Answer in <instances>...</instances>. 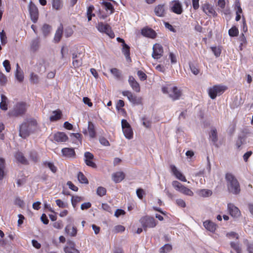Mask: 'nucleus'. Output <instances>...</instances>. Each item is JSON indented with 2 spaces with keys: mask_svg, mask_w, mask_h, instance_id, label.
I'll return each instance as SVG.
<instances>
[{
  "mask_svg": "<svg viewBox=\"0 0 253 253\" xmlns=\"http://www.w3.org/2000/svg\"><path fill=\"white\" fill-rule=\"evenodd\" d=\"M15 204L20 208H23L24 206V201L18 197L16 198L15 200Z\"/></svg>",
  "mask_w": 253,
  "mask_h": 253,
  "instance_id": "052dcab7",
  "label": "nucleus"
},
{
  "mask_svg": "<svg viewBox=\"0 0 253 253\" xmlns=\"http://www.w3.org/2000/svg\"><path fill=\"white\" fill-rule=\"evenodd\" d=\"M122 93L124 96H126L128 100L131 103L133 104H139L140 103V99L138 98L131 92L127 90L123 91Z\"/></svg>",
  "mask_w": 253,
  "mask_h": 253,
  "instance_id": "9b49d317",
  "label": "nucleus"
},
{
  "mask_svg": "<svg viewBox=\"0 0 253 253\" xmlns=\"http://www.w3.org/2000/svg\"><path fill=\"white\" fill-rule=\"evenodd\" d=\"M238 33H239L238 29L235 26L232 27L228 31V34L230 37L237 36L238 35Z\"/></svg>",
  "mask_w": 253,
  "mask_h": 253,
  "instance_id": "c03bdc74",
  "label": "nucleus"
},
{
  "mask_svg": "<svg viewBox=\"0 0 253 253\" xmlns=\"http://www.w3.org/2000/svg\"><path fill=\"white\" fill-rule=\"evenodd\" d=\"M15 157L16 159L20 163L24 165L28 164V160L24 156V154L21 152H17L15 155Z\"/></svg>",
  "mask_w": 253,
  "mask_h": 253,
  "instance_id": "a878e982",
  "label": "nucleus"
},
{
  "mask_svg": "<svg viewBox=\"0 0 253 253\" xmlns=\"http://www.w3.org/2000/svg\"><path fill=\"white\" fill-rule=\"evenodd\" d=\"M98 30L101 32H104L108 35L110 37H112L111 35V30L110 26L107 24H104L102 22L99 23L97 26Z\"/></svg>",
  "mask_w": 253,
  "mask_h": 253,
  "instance_id": "4468645a",
  "label": "nucleus"
},
{
  "mask_svg": "<svg viewBox=\"0 0 253 253\" xmlns=\"http://www.w3.org/2000/svg\"><path fill=\"white\" fill-rule=\"evenodd\" d=\"M203 225L207 230L212 233L214 232L217 227L216 225L214 222L210 220L204 221L203 222Z\"/></svg>",
  "mask_w": 253,
  "mask_h": 253,
  "instance_id": "412c9836",
  "label": "nucleus"
},
{
  "mask_svg": "<svg viewBox=\"0 0 253 253\" xmlns=\"http://www.w3.org/2000/svg\"><path fill=\"white\" fill-rule=\"evenodd\" d=\"M163 53V48L161 45L158 43H156L153 47L152 57L154 59H160L162 56Z\"/></svg>",
  "mask_w": 253,
  "mask_h": 253,
  "instance_id": "9d476101",
  "label": "nucleus"
},
{
  "mask_svg": "<svg viewBox=\"0 0 253 253\" xmlns=\"http://www.w3.org/2000/svg\"><path fill=\"white\" fill-rule=\"evenodd\" d=\"M15 77L20 82H22L24 80V75L22 71L21 70L18 64H16V71L15 72Z\"/></svg>",
  "mask_w": 253,
  "mask_h": 253,
  "instance_id": "c85d7f7f",
  "label": "nucleus"
},
{
  "mask_svg": "<svg viewBox=\"0 0 253 253\" xmlns=\"http://www.w3.org/2000/svg\"><path fill=\"white\" fill-rule=\"evenodd\" d=\"M125 177V174L121 171L117 172L112 175V178L114 182L119 183L122 181Z\"/></svg>",
  "mask_w": 253,
  "mask_h": 253,
  "instance_id": "393cba45",
  "label": "nucleus"
},
{
  "mask_svg": "<svg viewBox=\"0 0 253 253\" xmlns=\"http://www.w3.org/2000/svg\"><path fill=\"white\" fill-rule=\"evenodd\" d=\"M91 206V204L89 202H86L82 204L81 206V209L82 210H87L90 208Z\"/></svg>",
  "mask_w": 253,
  "mask_h": 253,
  "instance_id": "774afa93",
  "label": "nucleus"
},
{
  "mask_svg": "<svg viewBox=\"0 0 253 253\" xmlns=\"http://www.w3.org/2000/svg\"><path fill=\"white\" fill-rule=\"evenodd\" d=\"M230 246L232 249H233L237 253H242V249L238 242H231L230 243Z\"/></svg>",
  "mask_w": 253,
  "mask_h": 253,
  "instance_id": "e433bc0d",
  "label": "nucleus"
},
{
  "mask_svg": "<svg viewBox=\"0 0 253 253\" xmlns=\"http://www.w3.org/2000/svg\"><path fill=\"white\" fill-rule=\"evenodd\" d=\"M54 139L57 142H64L68 139V137L64 132H58L54 134Z\"/></svg>",
  "mask_w": 253,
  "mask_h": 253,
  "instance_id": "f3484780",
  "label": "nucleus"
},
{
  "mask_svg": "<svg viewBox=\"0 0 253 253\" xmlns=\"http://www.w3.org/2000/svg\"><path fill=\"white\" fill-rule=\"evenodd\" d=\"M30 81L33 84H38L39 81V76L34 73H32L30 75Z\"/></svg>",
  "mask_w": 253,
  "mask_h": 253,
  "instance_id": "3c124183",
  "label": "nucleus"
},
{
  "mask_svg": "<svg viewBox=\"0 0 253 253\" xmlns=\"http://www.w3.org/2000/svg\"><path fill=\"white\" fill-rule=\"evenodd\" d=\"M6 82V77L1 71H0V83L2 84H4Z\"/></svg>",
  "mask_w": 253,
  "mask_h": 253,
  "instance_id": "338daca9",
  "label": "nucleus"
},
{
  "mask_svg": "<svg viewBox=\"0 0 253 253\" xmlns=\"http://www.w3.org/2000/svg\"><path fill=\"white\" fill-rule=\"evenodd\" d=\"M202 9L203 11L207 15H214L215 13V11L214 9L208 3L204 4L202 6Z\"/></svg>",
  "mask_w": 253,
  "mask_h": 253,
  "instance_id": "b1692460",
  "label": "nucleus"
},
{
  "mask_svg": "<svg viewBox=\"0 0 253 253\" xmlns=\"http://www.w3.org/2000/svg\"><path fill=\"white\" fill-rule=\"evenodd\" d=\"M87 128L89 136L91 138H94L96 136V131L95 130V126L92 122H88Z\"/></svg>",
  "mask_w": 253,
  "mask_h": 253,
  "instance_id": "c756f323",
  "label": "nucleus"
},
{
  "mask_svg": "<svg viewBox=\"0 0 253 253\" xmlns=\"http://www.w3.org/2000/svg\"><path fill=\"white\" fill-rule=\"evenodd\" d=\"M212 192L210 190L202 189L199 191V195L203 197H208L211 195Z\"/></svg>",
  "mask_w": 253,
  "mask_h": 253,
  "instance_id": "c9c22d12",
  "label": "nucleus"
},
{
  "mask_svg": "<svg viewBox=\"0 0 253 253\" xmlns=\"http://www.w3.org/2000/svg\"><path fill=\"white\" fill-rule=\"evenodd\" d=\"M82 200V198L79 196H73L71 199L72 204L74 207H75L77 204Z\"/></svg>",
  "mask_w": 253,
  "mask_h": 253,
  "instance_id": "5fc2aeb1",
  "label": "nucleus"
},
{
  "mask_svg": "<svg viewBox=\"0 0 253 253\" xmlns=\"http://www.w3.org/2000/svg\"><path fill=\"white\" fill-rule=\"evenodd\" d=\"M170 169L172 172L177 179L182 181H186L185 176L177 169L176 167L174 165H171Z\"/></svg>",
  "mask_w": 253,
  "mask_h": 253,
  "instance_id": "a211bd4d",
  "label": "nucleus"
},
{
  "mask_svg": "<svg viewBox=\"0 0 253 253\" xmlns=\"http://www.w3.org/2000/svg\"><path fill=\"white\" fill-rule=\"evenodd\" d=\"M61 113V111L59 110L53 111L52 115L49 118L50 121L53 122L60 119Z\"/></svg>",
  "mask_w": 253,
  "mask_h": 253,
  "instance_id": "2f4dec72",
  "label": "nucleus"
},
{
  "mask_svg": "<svg viewBox=\"0 0 253 253\" xmlns=\"http://www.w3.org/2000/svg\"><path fill=\"white\" fill-rule=\"evenodd\" d=\"M27 105L23 102H19L16 103L13 108L8 112V115L10 117H22L26 112Z\"/></svg>",
  "mask_w": 253,
  "mask_h": 253,
  "instance_id": "7ed1b4c3",
  "label": "nucleus"
},
{
  "mask_svg": "<svg viewBox=\"0 0 253 253\" xmlns=\"http://www.w3.org/2000/svg\"><path fill=\"white\" fill-rule=\"evenodd\" d=\"M62 153L63 156L71 158L75 155L74 149L73 148H64L62 149Z\"/></svg>",
  "mask_w": 253,
  "mask_h": 253,
  "instance_id": "bb28decb",
  "label": "nucleus"
},
{
  "mask_svg": "<svg viewBox=\"0 0 253 253\" xmlns=\"http://www.w3.org/2000/svg\"><path fill=\"white\" fill-rule=\"evenodd\" d=\"M141 33L143 36L151 38H154L156 36V33L155 31L150 28H144L142 29Z\"/></svg>",
  "mask_w": 253,
  "mask_h": 253,
  "instance_id": "5701e85b",
  "label": "nucleus"
},
{
  "mask_svg": "<svg viewBox=\"0 0 253 253\" xmlns=\"http://www.w3.org/2000/svg\"><path fill=\"white\" fill-rule=\"evenodd\" d=\"M29 11L31 20L34 23H36L39 18V11L37 7L31 1L29 5Z\"/></svg>",
  "mask_w": 253,
  "mask_h": 253,
  "instance_id": "1a4fd4ad",
  "label": "nucleus"
},
{
  "mask_svg": "<svg viewBox=\"0 0 253 253\" xmlns=\"http://www.w3.org/2000/svg\"><path fill=\"white\" fill-rule=\"evenodd\" d=\"M102 4L105 6L106 10H110V14H112L114 11V8L113 5L109 2L103 1Z\"/></svg>",
  "mask_w": 253,
  "mask_h": 253,
  "instance_id": "4c0bfd02",
  "label": "nucleus"
},
{
  "mask_svg": "<svg viewBox=\"0 0 253 253\" xmlns=\"http://www.w3.org/2000/svg\"><path fill=\"white\" fill-rule=\"evenodd\" d=\"M210 137L213 142H216L217 141V133L216 129H213L211 130Z\"/></svg>",
  "mask_w": 253,
  "mask_h": 253,
  "instance_id": "79ce46f5",
  "label": "nucleus"
},
{
  "mask_svg": "<svg viewBox=\"0 0 253 253\" xmlns=\"http://www.w3.org/2000/svg\"><path fill=\"white\" fill-rule=\"evenodd\" d=\"M5 161L2 158H0V180L3 179L5 175Z\"/></svg>",
  "mask_w": 253,
  "mask_h": 253,
  "instance_id": "473e14b6",
  "label": "nucleus"
},
{
  "mask_svg": "<svg viewBox=\"0 0 253 253\" xmlns=\"http://www.w3.org/2000/svg\"><path fill=\"white\" fill-rule=\"evenodd\" d=\"M228 209L230 215L234 217H238L240 215V211L239 209L232 204H228Z\"/></svg>",
  "mask_w": 253,
  "mask_h": 253,
  "instance_id": "2eb2a0df",
  "label": "nucleus"
},
{
  "mask_svg": "<svg viewBox=\"0 0 253 253\" xmlns=\"http://www.w3.org/2000/svg\"><path fill=\"white\" fill-rule=\"evenodd\" d=\"M140 222L145 230L147 228H153L157 225L155 219L153 217L148 216L141 218Z\"/></svg>",
  "mask_w": 253,
  "mask_h": 253,
  "instance_id": "6e6552de",
  "label": "nucleus"
},
{
  "mask_svg": "<svg viewBox=\"0 0 253 253\" xmlns=\"http://www.w3.org/2000/svg\"><path fill=\"white\" fill-rule=\"evenodd\" d=\"M176 204L180 207L185 208L186 207V204L184 200L181 199H178L176 200Z\"/></svg>",
  "mask_w": 253,
  "mask_h": 253,
  "instance_id": "0e129e2a",
  "label": "nucleus"
},
{
  "mask_svg": "<svg viewBox=\"0 0 253 253\" xmlns=\"http://www.w3.org/2000/svg\"><path fill=\"white\" fill-rule=\"evenodd\" d=\"M170 169L172 172L177 179L182 181H186L185 176L177 169L176 167L174 165H171Z\"/></svg>",
  "mask_w": 253,
  "mask_h": 253,
  "instance_id": "6ab92c4d",
  "label": "nucleus"
},
{
  "mask_svg": "<svg viewBox=\"0 0 253 253\" xmlns=\"http://www.w3.org/2000/svg\"><path fill=\"white\" fill-rule=\"evenodd\" d=\"M72 64L74 68H79L83 64L82 58L73 60Z\"/></svg>",
  "mask_w": 253,
  "mask_h": 253,
  "instance_id": "09e8293b",
  "label": "nucleus"
},
{
  "mask_svg": "<svg viewBox=\"0 0 253 253\" xmlns=\"http://www.w3.org/2000/svg\"><path fill=\"white\" fill-rule=\"evenodd\" d=\"M171 10L173 12L180 14L183 11L181 3L178 0H173Z\"/></svg>",
  "mask_w": 253,
  "mask_h": 253,
  "instance_id": "aec40b11",
  "label": "nucleus"
},
{
  "mask_svg": "<svg viewBox=\"0 0 253 253\" xmlns=\"http://www.w3.org/2000/svg\"><path fill=\"white\" fill-rule=\"evenodd\" d=\"M42 32L44 37H46L51 31V26L48 24H44L42 27Z\"/></svg>",
  "mask_w": 253,
  "mask_h": 253,
  "instance_id": "58836bf2",
  "label": "nucleus"
},
{
  "mask_svg": "<svg viewBox=\"0 0 253 253\" xmlns=\"http://www.w3.org/2000/svg\"><path fill=\"white\" fill-rule=\"evenodd\" d=\"M0 39L2 45H5L7 43V37L4 30L0 33Z\"/></svg>",
  "mask_w": 253,
  "mask_h": 253,
  "instance_id": "de8ad7c7",
  "label": "nucleus"
},
{
  "mask_svg": "<svg viewBox=\"0 0 253 253\" xmlns=\"http://www.w3.org/2000/svg\"><path fill=\"white\" fill-rule=\"evenodd\" d=\"M143 125L146 128H149L151 125V122L146 118H142Z\"/></svg>",
  "mask_w": 253,
  "mask_h": 253,
  "instance_id": "680f3d73",
  "label": "nucleus"
},
{
  "mask_svg": "<svg viewBox=\"0 0 253 253\" xmlns=\"http://www.w3.org/2000/svg\"><path fill=\"white\" fill-rule=\"evenodd\" d=\"M65 253H79V251L75 248V244L73 241H68L67 246L64 248Z\"/></svg>",
  "mask_w": 253,
  "mask_h": 253,
  "instance_id": "f8f14e48",
  "label": "nucleus"
},
{
  "mask_svg": "<svg viewBox=\"0 0 253 253\" xmlns=\"http://www.w3.org/2000/svg\"><path fill=\"white\" fill-rule=\"evenodd\" d=\"M239 41L240 42V46H243L244 44H246L247 42L246 38L244 34H242V35L239 37Z\"/></svg>",
  "mask_w": 253,
  "mask_h": 253,
  "instance_id": "69168bd1",
  "label": "nucleus"
},
{
  "mask_svg": "<svg viewBox=\"0 0 253 253\" xmlns=\"http://www.w3.org/2000/svg\"><path fill=\"white\" fill-rule=\"evenodd\" d=\"M189 67L190 68V70L193 74H194L195 75H197L199 73V70L197 68V66H196L194 64L192 63H189Z\"/></svg>",
  "mask_w": 253,
  "mask_h": 253,
  "instance_id": "603ef678",
  "label": "nucleus"
},
{
  "mask_svg": "<svg viewBox=\"0 0 253 253\" xmlns=\"http://www.w3.org/2000/svg\"><path fill=\"white\" fill-rule=\"evenodd\" d=\"M128 81L129 85L133 90L136 92H140V87L139 84L132 76H130L129 77Z\"/></svg>",
  "mask_w": 253,
  "mask_h": 253,
  "instance_id": "dca6fc26",
  "label": "nucleus"
},
{
  "mask_svg": "<svg viewBox=\"0 0 253 253\" xmlns=\"http://www.w3.org/2000/svg\"><path fill=\"white\" fill-rule=\"evenodd\" d=\"M37 121L33 119L25 120L19 126V135L25 139L30 134L34 133L37 129Z\"/></svg>",
  "mask_w": 253,
  "mask_h": 253,
  "instance_id": "f257e3e1",
  "label": "nucleus"
},
{
  "mask_svg": "<svg viewBox=\"0 0 253 253\" xmlns=\"http://www.w3.org/2000/svg\"><path fill=\"white\" fill-rule=\"evenodd\" d=\"M96 192L98 195L102 197L106 194V190L105 188L100 186L98 187Z\"/></svg>",
  "mask_w": 253,
  "mask_h": 253,
  "instance_id": "6e6d98bb",
  "label": "nucleus"
},
{
  "mask_svg": "<svg viewBox=\"0 0 253 253\" xmlns=\"http://www.w3.org/2000/svg\"><path fill=\"white\" fill-rule=\"evenodd\" d=\"M172 250V246L169 244H166L160 248V253H168Z\"/></svg>",
  "mask_w": 253,
  "mask_h": 253,
  "instance_id": "a19ab883",
  "label": "nucleus"
},
{
  "mask_svg": "<svg viewBox=\"0 0 253 253\" xmlns=\"http://www.w3.org/2000/svg\"><path fill=\"white\" fill-rule=\"evenodd\" d=\"M29 157L30 159L34 162H37L39 161V156L38 153L35 151H31L29 153Z\"/></svg>",
  "mask_w": 253,
  "mask_h": 253,
  "instance_id": "f704fd0d",
  "label": "nucleus"
},
{
  "mask_svg": "<svg viewBox=\"0 0 253 253\" xmlns=\"http://www.w3.org/2000/svg\"><path fill=\"white\" fill-rule=\"evenodd\" d=\"M79 181L82 183L87 184L88 183L87 179L82 172H79L78 175Z\"/></svg>",
  "mask_w": 253,
  "mask_h": 253,
  "instance_id": "37998d69",
  "label": "nucleus"
},
{
  "mask_svg": "<svg viewBox=\"0 0 253 253\" xmlns=\"http://www.w3.org/2000/svg\"><path fill=\"white\" fill-rule=\"evenodd\" d=\"M40 41L39 39H35L32 41L31 43V48L34 51H36L39 47Z\"/></svg>",
  "mask_w": 253,
  "mask_h": 253,
  "instance_id": "a18cd8bd",
  "label": "nucleus"
},
{
  "mask_svg": "<svg viewBox=\"0 0 253 253\" xmlns=\"http://www.w3.org/2000/svg\"><path fill=\"white\" fill-rule=\"evenodd\" d=\"M144 190L141 188H138L136 190V194L137 197L140 199H142L143 197V195L144 194Z\"/></svg>",
  "mask_w": 253,
  "mask_h": 253,
  "instance_id": "e2e57ef3",
  "label": "nucleus"
},
{
  "mask_svg": "<svg viewBox=\"0 0 253 253\" xmlns=\"http://www.w3.org/2000/svg\"><path fill=\"white\" fill-rule=\"evenodd\" d=\"M172 185L176 190L184 195L190 196L193 195V192L190 189L186 187L177 181H173L172 183Z\"/></svg>",
  "mask_w": 253,
  "mask_h": 253,
  "instance_id": "423d86ee",
  "label": "nucleus"
},
{
  "mask_svg": "<svg viewBox=\"0 0 253 253\" xmlns=\"http://www.w3.org/2000/svg\"><path fill=\"white\" fill-rule=\"evenodd\" d=\"M43 165L45 167L48 168L53 172L56 171L57 169L52 163L45 162Z\"/></svg>",
  "mask_w": 253,
  "mask_h": 253,
  "instance_id": "49530a36",
  "label": "nucleus"
},
{
  "mask_svg": "<svg viewBox=\"0 0 253 253\" xmlns=\"http://www.w3.org/2000/svg\"><path fill=\"white\" fill-rule=\"evenodd\" d=\"M122 127L125 136L130 139L133 137V131L130 125L126 120L123 119L122 120Z\"/></svg>",
  "mask_w": 253,
  "mask_h": 253,
  "instance_id": "0eeeda50",
  "label": "nucleus"
},
{
  "mask_svg": "<svg viewBox=\"0 0 253 253\" xmlns=\"http://www.w3.org/2000/svg\"><path fill=\"white\" fill-rule=\"evenodd\" d=\"M3 65L7 72H9L11 70L10 62L8 60H5L3 62Z\"/></svg>",
  "mask_w": 253,
  "mask_h": 253,
  "instance_id": "bf43d9fd",
  "label": "nucleus"
},
{
  "mask_svg": "<svg viewBox=\"0 0 253 253\" xmlns=\"http://www.w3.org/2000/svg\"><path fill=\"white\" fill-rule=\"evenodd\" d=\"M110 72L114 75L116 79L117 80H120L121 79V72L119 69L116 68H114L110 70Z\"/></svg>",
  "mask_w": 253,
  "mask_h": 253,
  "instance_id": "ea45409f",
  "label": "nucleus"
},
{
  "mask_svg": "<svg viewBox=\"0 0 253 253\" xmlns=\"http://www.w3.org/2000/svg\"><path fill=\"white\" fill-rule=\"evenodd\" d=\"M226 236L229 239L236 238L237 239L239 238V235L237 233L235 232H230L226 234Z\"/></svg>",
  "mask_w": 253,
  "mask_h": 253,
  "instance_id": "13d9d810",
  "label": "nucleus"
},
{
  "mask_svg": "<svg viewBox=\"0 0 253 253\" xmlns=\"http://www.w3.org/2000/svg\"><path fill=\"white\" fill-rule=\"evenodd\" d=\"M52 7L56 10L60 9L61 7V2L60 0H53Z\"/></svg>",
  "mask_w": 253,
  "mask_h": 253,
  "instance_id": "864d4df0",
  "label": "nucleus"
},
{
  "mask_svg": "<svg viewBox=\"0 0 253 253\" xmlns=\"http://www.w3.org/2000/svg\"><path fill=\"white\" fill-rule=\"evenodd\" d=\"M226 89L227 87L225 86L214 85L209 88L208 91L209 96L212 99H214L217 95L222 94Z\"/></svg>",
  "mask_w": 253,
  "mask_h": 253,
  "instance_id": "39448f33",
  "label": "nucleus"
},
{
  "mask_svg": "<svg viewBox=\"0 0 253 253\" xmlns=\"http://www.w3.org/2000/svg\"><path fill=\"white\" fill-rule=\"evenodd\" d=\"M122 52L125 56L126 58V59H130L129 46L126 43H124V44H122Z\"/></svg>",
  "mask_w": 253,
  "mask_h": 253,
  "instance_id": "72a5a7b5",
  "label": "nucleus"
},
{
  "mask_svg": "<svg viewBox=\"0 0 253 253\" xmlns=\"http://www.w3.org/2000/svg\"><path fill=\"white\" fill-rule=\"evenodd\" d=\"M7 98L3 94L1 95V102L0 103V108L6 111L7 110Z\"/></svg>",
  "mask_w": 253,
  "mask_h": 253,
  "instance_id": "7c9ffc66",
  "label": "nucleus"
},
{
  "mask_svg": "<svg viewBox=\"0 0 253 253\" xmlns=\"http://www.w3.org/2000/svg\"><path fill=\"white\" fill-rule=\"evenodd\" d=\"M63 27L62 24H60V26L58 27L57 30L56 31V33L54 35V42L55 43H57L59 42L60 41L63 34Z\"/></svg>",
  "mask_w": 253,
  "mask_h": 253,
  "instance_id": "4be33fe9",
  "label": "nucleus"
},
{
  "mask_svg": "<svg viewBox=\"0 0 253 253\" xmlns=\"http://www.w3.org/2000/svg\"><path fill=\"white\" fill-rule=\"evenodd\" d=\"M235 9L236 10V14H241L242 9L239 0H236L235 3Z\"/></svg>",
  "mask_w": 253,
  "mask_h": 253,
  "instance_id": "8fccbe9b",
  "label": "nucleus"
},
{
  "mask_svg": "<svg viewBox=\"0 0 253 253\" xmlns=\"http://www.w3.org/2000/svg\"><path fill=\"white\" fill-rule=\"evenodd\" d=\"M162 91L164 93H168L173 100L178 99L181 95V91L176 86H164L162 87Z\"/></svg>",
  "mask_w": 253,
  "mask_h": 253,
  "instance_id": "20e7f679",
  "label": "nucleus"
},
{
  "mask_svg": "<svg viewBox=\"0 0 253 253\" xmlns=\"http://www.w3.org/2000/svg\"><path fill=\"white\" fill-rule=\"evenodd\" d=\"M65 230L66 232L71 236L74 237L77 235V228L75 227H72L70 225H67Z\"/></svg>",
  "mask_w": 253,
  "mask_h": 253,
  "instance_id": "cd10ccee",
  "label": "nucleus"
},
{
  "mask_svg": "<svg viewBox=\"0 0 253 253\" xmlns=\"http://www.w3.org/2000/svg\"><path fill=\"white\" fill-rule=\"evenodd\" d=\"M139 79L141 80V81H145L147 79V76L143 72H142V71H140V70H139L137 72V73Z\"/></svg>",
  "mask_w": 253,
  "mask_h": 253,
  "instance_id": "4d7b16f0",
  "label": "nucleus"
},
{
  "mask_svg": "<svg viewBox=\"0 0 253 253\" xmlns=\"http://www.w3.org/2000/svg\"><path fill=\"white\" fill-rule=\"evenodd\" d=\"M167 8L165 4H159L154 9L155 14L159 17H164L166 14Z\"/></svg>",
  "mask_w": 253,
  "mask_h": 253,
  "instance_id": "ddd939ff",
  "label": "nucleus"
},
{
  "mask_svg": "<svg viewBox=\"0 0 253 253\" xmlns=\"http://www.w3.org/2000/svg\"><path fill=\"white\" fill-rule=\"evenodd\" d=\"M225 179L229 191L235 194H239L240 192V185L236 177L232 173H227L225 175Z\"/></svg>",
  "mask_w": 253,
  "mask_h": 253,
  "instance_id": "f03ea898",
  "label": "nucleus"
}]
</instances>
